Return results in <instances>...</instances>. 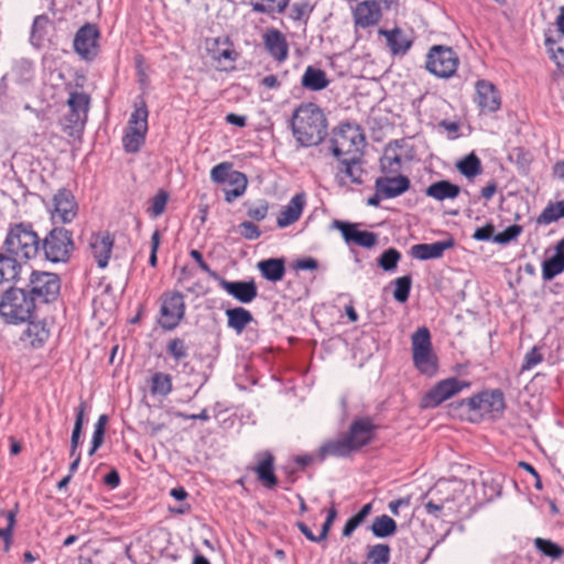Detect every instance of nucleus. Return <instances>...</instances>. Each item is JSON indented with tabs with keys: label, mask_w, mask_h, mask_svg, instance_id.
Here are the masks:
<instances>
[{
	"label": "nucleus",
	"mask_w": 564,
	"mask_h": 564,
	"mask_svg": "<svg viewBox=\"0 0 564 564\" xmlns=\"http://www.w3.org/2000/svg\"><path fill=\"white\" fill-rule=\"evenodd\" d=\"M327 118L315 102L300 104L292 113L290 128L296 142L305 148L318 145L327 135Z\"/></svg>",
	"instance_id": "obj_1"
},
{
	"label": "nucleus",
	"mask_w": 564,
	"mask_h": 564,
	"mask_svg": "<svg viewBox=\"0 0 564 564\" xmlns=\"http://www.w3.org/2000/svg\"><path fill=\"white\" fill-rule=\"evenodd\" d=\"M378 426L370 416L356 417L347 433L338 440L323 444L318 449V459L323 462L328 456L348 457L372 443Z\"/></svg>",
	"instance_id": "obj_2"
},
{
	"label": "nucleus",
	"mask_w": 564,
	"mask_h": 564,
	"mask_svg": "<svg viewBox=\"0 0 564 564\" xmlns=\"http://www.w3.org/2000/svg\"><path fill=\"white\" fill-rule=\"evenodd\" d=\"M1 249L21 262L36 259L40 254V236L30 221L10 223Z\"/></svg>",
	"instance_id": "obj_3"
},
{
	"label": "nucleus",
	"mask_w": 564,
	"mask_h": 564,
	"mask_svg": "<svg viewBox=\"0 0 564 564\" xmlns=\"http://www.w3.org/2000/svg\"><path fill=\"white\" fill-rule=\"evenodd\" d=\"M35 312L36 304L25 286L11 285L0 297V317L8 325L25 324Z\"/></svg>",
	"instance_id": "obj_4"
},
{
	"label": "nucleus",
	"mask_w": 564,
	"mask_h": 564,
	"mask_svg": "<svg viewBox=\"0 0 564 564\" xmlns=\"http://www.w3.org/2000/svg\"><path fill=\"white\" fill-rule=\"evenodd\" d=\"M75 250L73 231L55 226L40 238V253L52 263L67 262Z\"/></svg>",
	"instance_id": "obj_5"
},
{
	"label": "nucleus",
	"mask_w": 564,
	"mask_h": 564,
	"mask_svg": "<svg viewBox=\"0 0 564 564\" xmlns=\"http://www.w3.org/2000/svg\"><path fill=\"white\" fill-rule=\"evenodd\" d=\"M365 134L357 123L341 122L333 130L330 151L337 159L349 155H361Z\"/></svg>",
	"instance_id": "obj_6"
},
{
	"label": "nucleus",
	"mask_w": 564,
	"mask_h": 564,
	"mask_svg": "<svg viewBox=\"0 0 564 564\" xmlns=\"http://www.w3.org/2000/svg\"><path fill=\"white\" fill-rule=\"evenodd\" d=\"M412 359L417 371L433 377L438 370V358L433 351L431 333L427 327L417 328L411 336Z\"/></svg>",
	"instance_id": "obj_7"
},
{
	"label": "nucleus",
	"mask_w": 564,
	"mask_h": 564,
	"mask_svg": "<svg viewBox=\"0 0 564 564\" xmlns=\"http://www.w3.org/2000/svg\"><path fill=\"white\" fill-rule=\"evenodd\" d=\"M24 286L36 305L51 304L61 294L62 281L57 273L32 270Z\"/></svg>",
	"instance_id": "obj_8"
},
{
	"label": "nucleus",
	"mask_w": 564,
	"mask_h": 564,
	"mask_svg": "<svg viewBox=\"0 0 564 564\" xmlns=\"http://www.w3.org/2000/svg\"><path fill=\"white\" fill-rule=\"evenodd\" d=\"M156 324L165 332L174 330L185 318V297L180 291H164L159 297Z\"/></svg>",
	"instance_id": "obj_9"
},
{
	"label": "nucleus",
	"mask_w": 564,
	"mask_h": 564,
	"mask_svg": "<svg viewBox=\"0 0 564 564\" xmlns=\"http://www.w3.org/2000/svg\"><path fill=\"white\" fill-rule=\"evenodd\" d=\"M460 408H465L468 412L485 417L497 419L502 415L506 402L501 390L482 391L470 398L460 400Z\"/></svg>",
	"instance_id": "obj_10"
},
{
	"label": "nucleus",
	"mask_w": 564,
	"mask_h": 564,
	"mask_svg": "<svg viewBox=\"0 0 564 564\" xmlns=\"http://www.w3.org/2000/svg\"><path fill=\"white\" fill-rule=\"evenodd\" d=\"M459 57L457 53L446 45H433L425 59V68L438 78L453 77L458 68Z\"/></svg>",
	"instance_id": "obj_11"
},
{
	"label": "nucleus",
	"mask_w": 564,
	"mask_h": 564,
	"mask_svg": "<svg viewBox=\"0 0 564 564\" xmlns=\"http://www.w3.org/2000/svg\"><path fill=\"white\" fill-rule=\"evenodd\" d=\"M46 209L53 223L70 224L78 215L79 206L73 192L61 187L53 195Z\"/></svg>",
	"instance_id": "obj_12"
},
{
	"label": "nucleus",
	"mask_w": 564,
	"mask_h": 564,
	"mask_svg": "<svg viewBox=\"0 0 564 564\" xmlns=\"http://www.w3.org/2000/svg\"><path fill=\"white\" fill-rule=\"evenodd\" d=\"M469 386V382L460 381L456 377L441 380L423 395L421 406L424 409L436 408Z\"/></svg>",
	"instance_id": "obj_13"
},
{
	"label": "nucleus",
	"mask_w": 564,
	"mask_h": 564,
	"mask_svg": "<svg viewBox=\"0 0 564 564\" xmlns=\"http://www.w3.org/2000/svg\"><path fill=\"white\" fill-rule=\"evenodd\" d=\"M100 31L95 23H85L74 37V51L85 61H94L99 54Z\"/></svg>",
	"instance_id": "obj_14"
},
{
	"label": "nucleus",
	"mask_w": 564,
	"mask_h": 564,
	"mask_svg": "<svg viewBox=\"0 0 564 564\" xmlns=\"http://www.w3.org/2000/svg\"><path fill=\"white\" fill-rule=\"evenodd\" d=\"M359 224L334 219L330 229L340 231L347 245H356L364 248H372L378 242V235L368 230H359Z\"/></svg>",
	"instance_id": "obj_15"
},
{
	"label": "nucleus",
	"mask_w": 564,
	"mask_h": 564,
	"mask_svg": "<svg viewBox=\"0 0 564 564\" xmlns=\"http://www.w3.org/2000/svg\"><path fill=\"white\" fill-rule=\"evenodd\" d=\"M257 464L248 466L247 469L257 475L259 482L267 489H273L278 485V477L274 473V455L270 451L258 452L254 455Z\"/></svg>",
	"instance_id": "obj_16"
},
{
	"label": "nucleus",
	"mask_w": 564,
	"mask_h": 564,
	"mask_svg": "<svg viewBox=\"0 0 564 564\" xmlns=\"http://www.w3.org/2000/svg\"><path fill=\"white\" fill-rule=\"evenodd\" d=\"M115 237L107 230L93 232L90 235L88 249L100 269H105L108 265Z\"/></svg>",
	"instance_id": "obj_17"
},
{
	"label": "nucleus",
	"mask_w": 564,
	"mask_h": 564,
	"mask_svg": "<svg viewBox=\"0 0 564 564\" xmlns=\"http://www.w3.org/2000/svg\"><path fill=\"white\" fill-rule=\"evenodd\" d=\"M475 102L479 107L480 113H494L501 107V97L491 82L479 79L476 83Z\"/></svg>",
	"instance_id": "obj_18"
},
{
	"label": "nucleus",
	"mask_w": 564,
	"mask_h": 564,
	"mask_svg": "<svg viewBox=\"0 0 564 564\" xmlns=\"http://www.w3.org/2000/svg\"><path fill=\"white\" fill-rule=\"evenodd\" d=\"M338 162L336 178L340 185L346 184L347 181L357 185L362 184L365 171L360 155L341 156Z\"/></svg>",
	"instance_id": "obj_19"
},
{
	"label": "nucleus",
	"mask_w": 564,
	"mask_h": 564,
	"mask_svg": "<svg viewBox=\"0 0 564 564\" xmlns=\"http://www.w3.org/2000/svg\"><path fill=\"white\" fill-rule=\"evenodd\" d=\"M219 286L241 303H251L258 295V288L253 280L228 281L219 275Z\"/></svg>",
	"instance_id": "obj_20"
},
{
	"label": "nucleus",
	"mask_w": 564,
	"mask_h": 564,
	"mask_svg": "<svg viewBox=\"0 0 564 564\" xmlns=\"http://www.w3.org/2000/svg\"><path fill=\"white\" fill-rule=\"evenodd\" d=\"M380 176L375 182V188L383 195V198H394L408 192L411 181L402 174H393L394 176Z\"/></svg>",
	"instance_id": "obj_21"
},
{
	"label": "nucleus",
	"mask_w": 564,
	"mask_h": 564,
	"mask_svg": "<svg viewBox=\"0 0 564 564\" xmlns=\"http://www.w3.org/2000/svg\"><path fill=\"white\" fill-rule=\"evenodd\" d=\"M26 328L21 335V340L33 349L42 348L51 336V329L45 319L30 318Z\"/></svg>",
	"instance_id": "obj_22"
},
{
	"label": "nucleus",
	"mask_w": 564,
	"mask_h": 564,
	"mask_svg": "<svg viewBox=\"0 0 564 564\" xmlns=\"http://www.w3.org/2000/svg\"><path fill=\"white\" fill-rule=\"evenodd\" d=\"M263 45L269 55L278 63L284 62L289 56V44L285 35L278 29H269L263 34Z\"/></svg>",
	"instance_id": "obj_23"
},
{
	"label": "nucleus",
	"mask_w": 564,
	"mask_h": 564,
	"mask_svg": "<svg viewBox=\"0 0 564 564\" xmlns=\"http://www.w3.org/2000/svg\"><path fill=\"white\" fill-rule=\"evenodd\" d=\"M381 18V7L377 1L364 0L359 2L354 10L355 24L362 29L378 24Z\"/></svg>",
	"instance_id": "obj_24"
},
{
	"label": "nucleus",
	"mask_w": 564,
	"mask_h": 564,
	"mask_svg": "<svg viewBox=\"0 0 564 564\" xmlns=\"http://www.w3.org/2000/svg\"><path fill=\"white\" fill-rule=\"evenodd\" d=\"M305 205V193L301 192L295 194L279 213L276 217V226L279 228H286L288 226L296 223L301 218Z\"/></svg>",
	"instance_id": "obj_25"
},
{
	"label": "nucleus",
	"mask_w": 564,
	"mask_h": 564,
	"mask_svg": "<svg viewBox=\"0 0 564 564\" xmlns=\"http://www.w3.org/2000/svg\"><path fill=\"white\" fill-rule=\"evenodd\" d=\"M455 245L453 238L435 241L433 243H417L410 248V256L414 259L426 261L431 259H440L444 252Z\"/></svg>",
	"instance_id": "obj_26"
},
{
	"label": "nucleus",
	"mask_w": 564,
	"mask_h": 564,
	"mask_svg": "<svg viewBox=\"0 0 564 564\" xmlns=\"http://www.w3.org/2000/svg\"><path fill=\"white\" fill-rule=\"evenodd\" d=\"M207 51L209 56L219 65H223V63L226 61L232 64L239 56L228 36H219L214 39L210 43H208Z\"/></svg>",
	"instance_id": "obj_27"
},
{
	"label": "nucleus",
	"mask_w": 564,
	"mask_h": 564,
	"mask_svg": "<svg viewBox=\"0 0 564 564\" xmlns=\"http://www.w3.org/2000/svg\"><path fill=\"white\" fill-rule=\"evenodd\" d=\"M22 263L20 260L9 254L1 249L0 251V284L13 283L14 285L20 281L22 271Z\"/></svg>",
	"instance_id": "obj_28"
},
{
	"label": "nucleus",
	"mask_w": 564,
	"mask_h": 564,
	"mask_svg": "<svg viewBox=\"0 0 564 564\" xmlns=\"http://www.w3.org/2000/svg\"><path fill=\"white\" fill-rule=\"evenodd\" d=\"M564 272V238L561 239L555 248L554 254L542 262V279L551 281Z\"/></svg>",
	"instance_id": "obj_29"
},
{
	"label": "nucleus",
	"mask_w": 564,
	"mask_h": 564,
	"mask_svg": "<svg viewBox=\"0 0 564 564\" xmlns=\"http://www.w3.org/2000/svg\"><path fill=\"white\" fill-rule=\"evenodd\" d=\"M329 79L324 69L310 65L301 78V86L310 91H321L328 87Z\"/></svg>",
	"instance_id": "obj_30"
},
{
	"label": "nucleus",
	"mask_w": 564,
	"mask_h": 564,
	"mask_svg": "<svg viewBox=\"0 0 564 564\" xmlns=\"http://www.w3.org/2000/svg\"><path fill=\"white\" fill-rule=\"evenodd\" d=\"M460 187L447 180H442L432 183L425 189V195L437 202L445 199H455L460 194Z\"/></svg>",
	"instance_id": "obj_31"
},
{
	"label": "nucleus",
	"mask_w": 564,
	"mask_h": 564,
	"mask_svg": "<svg viewBox=\"0 0 564 564\" xmlns=\"http://www.w3.org/2000/svg\"><path fill=\"white\" fill-rule=\"evenodd\" d=\"M379 34L386 36L387 44L393 55L405 54L412 45V42L399 28L390 31L381 29Z\"/></svg>",
	"instance_id": "obj_32"
},
{
	"label": "nucleus",
	"mask_w": 564,
	"mask_h": 564,
	"mask_svg": "<svg viewBox=\"0 0 564 564\" xmlns=\"http://www.w3.org/2000/svg\"><path fill=\"white\" fill-rule=\"evenodd\" d=\"M261 275L270 281H281L285 274V260L283 258H270L258 263Z\"/></svg>",
	"instance_id": "obj_33"
},
{
	"label": "nucleus",
	"mask_w": 564,
	"mask_h": 564,
	"mask_svg": "<svg viewBox=\"0 0 564 564\" xmlns=\"http://www.w3.org/2000/svg\"><path fill=\"white\" fill-rule=\"evenodd\" d=\"M226 316L228 327L234 329L238 335L253 321L251 312L242 306L228 308Z\"/></svg>",
	"instance_id": "obj_34"
},
{
	"label": "nucleus",
	"mask_w": 564,
	"mask_h": 564,
	"mask_svg": "<svg viewBox=\"0 0 564 564\" xmlns=\"http://www.w3.org/2000/svg\"><path fill=\"white\" fill-rule=\"evenodd\" d=\"M148 118H149V109L145 101V98L140 95L135 98L133 102V111L130 115L128 120L129 128L149 130L148 127Z\"/></svg>",
	"instance_id": "obj_35"
},
{
	"label": "nucleus",
	"mask_w": 564,
	"mask_h": 564,
	"mask_svg": "<svg viewBox=\"0 0 564 564\" xmlns=\"http://www.w3.org/2000/svg\"><path fill=\"white\" fill-rule=\"evenodd\" d=\"M147 133V130L127 127L122 137V145L124 151L127 153L139 152L141 147L145 143Z\"/></svg>",
	"instance_id": "obj_36"
},
{
	"label": "nucleus",
	"mask_w": 564,
	"mask_h": 564,
	"mask_svg": "<svg viewBox=\"0 0 564 564\" xmlns=\"http://www.w3.org/2000/svg\"><path fill=\"white\" fill-rule=\"evenodd\" d=\"M90 101L91 98L87 93L74 90L69 93L66 104L68 110L80 115L82 118L88 119Z\"/></svg>",
	"instance_id": "obj_37"
},
{
	"label": "nucleus",
	"mask_w": 564,
	"mask_h": 564,
	"mask_svg": "<svg viewBox=\"0 0 564 564\" xmlns=\"http://www.w3.org/2000/svg\"><path fill=\"white\" fill-rule=\"evenodd\" d=\"M87 118H82L80 115L68 110L61 121L62 130L70 138L79 137L85 128Z\"/></svg>",
	"instance_id": "obj_38"
},
{
	"label": "nucleus",
	"mask_w": 564,
	"mask_h": 564,
	"mask_svg": "<svg viewBox=\"0 0 564 564\" xmlns=\"http://www.w3.org/2000/svg\"><path fill=\"white\" fill-rule=\"evenodd\" d=\"M370 530L376 538L383 539L395 534L398 525L391 517L382 514L373 519Z\"/></svg>",
	"instance_id": "obj_39"
},
{
	"label": "nucleus",
	"mask_w": 564,
	"mask_h": 564,
	"mask_svg": "<svg viewBox=\"0 0 564 564\" xmlns=\"http://www.w3.org/2000/svg\"><path fill=\"white\" fill-rule=\"evenodd\" d=\"M173 390L172 376L156 371L150 379V392L152 395L166 397Z\"/></svg>",
	"instance_id": "obj_40"
},
{
	"label": "nucleus",
	"mask_w": 564,
	"mask_h": 564,
	"mask_svg": "<svg viewBox=\"0 0 564 564\" xmlns=\"http://www.w3.org/2000/svg\"><path fill=\"white\" fill-rule=\"evenodd\" d=\"M290 0H250L253 12L274 14L283 13L288 8Z\"/></svg>",
	"instance_id": "obj_41"
},
{
	"label": "nucleus",
	"mask_w": 564,
	"mask_h": 564,
	"mask_svg": "<svg viewBox=\"0 0 564 564\" xmlns=\"http://www.w3.org/2000/svg\"><path fill=\"white\" fill-rule=\"evenodd\" d=\"M236 176H240V181L230 177L227 185L228 187L224 188L225 200L227 203H232L238 197L242 196L247 189L248 180L245 173L236 171Z\"/></svg>",
	"instance_id": "obj_42"
},
{
	"label": "nucleus",
	"mask_w": 564,
	"mask_h": 564,
	"mask_svg": "<svg viewBox=\"0 0 564 564\" xmlns=\"http://www.w3.org/2000/svg\"><path fill=\"white\" fill-rule=\"evenodd\" d=\"M391 558V549L386 543H378L367 546L365 564H389Z\"/></svg>",
	"instance_id": "obj_43"
},
{
	"label": "nucleus",
	"mask_w": 564,
	"mask_h": 564,
	"mask_svg": "<svg viewBox=\"0 0 564 564\" xmlns=\"http://www.w3.org/2000/svg\"><path fill=\"white\" fill-rule=\"evenodd\" d=\"M34 63L29 58H18L13 62L11 72L19 83H29L34 77Z\"/></svg>",
	"instance_id": "obj_44"
},
{
	"label": "nucleus",
	"mask_w": 564,
	"mask_h": 564,
	"mask_svg": "<svg viewBox=\"0 0 564 564\" xmlns=\"http://www.w3.org/2000/svg\"><path fill=\"white\" fill-rule=\"evenodd\" d=\"M402 167V158L394 149L388 147L380 160V169L384 174H398Z\"/></svg>",
	"instance_id": "obj_45"
},
{
	"label": "nucleus",
	"mask_w": 564,
	"mask_h": 564,
	"mask_svg": "<svg viewBox=\"0 0 564 564\" xmlns=\"http://www.w3.org/2000/svg\"><path fill=\"white\" fill-rule=\"evenodd\" d=\"M458 171L467 178H473L481 173L480 159L474 153L464 156L456 164Z\"/></svg>",
	"instance_id": "obj_46"
},
{
	"label": "nucleus",
	"mask_w": 564,
	"mask_h": 564,
	"mask_svg": "<svg viewBox=\"0 0 564 564\" xmlns=\"http://www.w3.org/2000/svg\"><path fill=\"white\" fill-rule=\"evenodd\" d=\"M85 410H86V403H85V401H82L80 404L78 405V408L76 409V419H75V424H74V429H73V433H72V437H70V451H69L70 456H75V454H77L76 451L79 445L80 434H82L83 424H84Z\"/></svg>",
	"instance_id": "obj_47"
},
{
	"label": "nucleus",
	"mask_w": 564,
	"mask_h": 564,
	"mask_svg": "<svg viewBox=\"0 0 564 564\" xmlns=\"http://www.w3.org/2000/svg\"><path fill=\"white\" fill-rule=\"evenodd\" d=\"M564 218V199L550 203L538 218L539 224L549 225Z\"/></svg>",
	"instance_id": "obj_48"
},
{
	"label": "nucleus",
	"mask_w": 564,
	"mask_h": 564,
	"mask_svg": "<svg viewBox=\"0 0 564 564\" xmlns=\"http://www.w3.org/2000/svg\"><path fill=\"white\" fill-rule=\"evenodd\" d=\"M230 177L240 181V176H236V170L229 162H223L214 166L210 171V178L217 184H227Z\"/></svg>",
	"instance_id": "obj_49"
},
{
	"label": "nucleus",
	"mask_w": 564,
	"mask_h": 564,
	"mask_svg": "<svg viewBox=\"0 0 564 564\" xmlns=\"http://www.w3.org/2000/svg\"><path fill=\"white\" fill-rule=\"evenodd\" d=\"M166 352L176 364H180L188 357V347L184 339L174 337L166 344Z\"/></svg>",
	"instance_id": "obj_50"
},
{
	"label": "nucleus",
	"mask_w": 564,
	"mask_h": 564,
	"mask_svg": "<svg viewBox=\"0 0 564 564\" xmlns=\"http://www.w3.org/2000/svg\"><path fill=\"white\" fill-rule=\"evenodd\" d=\"M169 200V193L165 189H159L156 194L150 199V205L147 213L151 218H158L166 208Z\"/></svg>",
	"instance_id": "obj_51"
},
{
	"label": "nucleus",
	"mask_w": 564,
	"mask_h": 564,
	"mask_svg": "<svg viewBox=\"0 0 564 564\" xmlns=\"http://www.w3.org/2000/svg\"><path fill=\"white\" fill-rule=\"evenodd\" d=\"M400 260L401 252L395 248H389L382 252V254L377 259V262L382 270L393 272Z\"/></svg>",
	"instance_id": "obj_52"
},
{
	"label": "nucleus",
	"mask_w": 564,
	"mask_h": 564,
	"mask_svg": "<svg viewBox=\"0 0 564 564\" xmlns=\"http://www.w3.org/2000/svg\"><path fill=\"white\" fill-rule=\"evenodd\" d=\"M534 545L539 552L553 560L560 558L564 553V550L558 544L549 539L536 538Z\"/></svg>",
	"instance_id": "obj_53"
},
{
	"label": "nucleus",
	"mask_w": 564,
	"mask_h": 564,
	"mask_svg": "<svg viewBox=\"0 0 564 564\" xmlns=\"http://www.w3.org/2000/svg\"><path fill=\"white\" fill-rule=\"evenodd\" d=\"M545 44L551 53V58L560 68H564V36L557 35V40L546 39Z\"/></svg>",
	"instance_id": "obj_54"
},
{
	"label": "nucleus",
	"mask_w": 564,
	"mask_h": 564,
	"mask_svg": "<svg viewBox=\"0 0 564 564\" xmlns=\"http://www.w3.org/2000/svg\"><path fill=\"white\" fill-rule=\"evenodd\" d=\"M395 289L393 292V297L399 303H405L409 299L412 279L410 275H404L397 278L394 281Z\"/></svg>",
	"instance_id": "obj_55"
},
{
	"label": "nucleus",
	"mask_w": 564,
	"mask_h": 564,
	"mask_svg": "<svg viewBox=\"0 0 564 564\" xmlns=\"http://www.w3.org/2000/svg\"><path fill=\"white\" fill-rule=\"evenodd\" d=\"M312 11L313 7L310 4L308 1H296L291 6L290 18L294 21L306 22Z\"/></svg>",
	"instance_id": "obj_56"
},
{
	"label": "nucleus",
	"mask_w": 564,
	"mask_h": 564,
	"mask_svg": "<svg viewBox=\"0 0 564 564\" xmlns=\"http://www.w3.org/2000/svg\"><path fill=\"white\" fill-rule=\"evenodd\" d=\"M523 231V227L521 225H511L507 227L502 232L496 234L492 238V241L498 245H508L511 241L516 240Z\"/></svg>",
	"instance_id": "obj_57"
},
{
	"label": "nucleus",
	"mask_w": 564,
	"mask_h": 564,
	"mask_svg": "<svg viewBox=\"0 0 564 564\" xmlns=\"http://www.w3.org/2000/svg\"><path fill=\"white\" fill-rule=\"evenodd\" d=\"M543 361V355L538 346H533L524 356L521 371H527Z\"/></svg>",
	"instance_id": "obj_58"
},
{
	"label": "nucleus",
	"mask_w": 564,
	"mask_h": 564,
	"mask_svg": "<svg viewBox=\"0 0 564 564\" xmlns=\"http://www.w3.org/2000/svg\"><path fill=\"white\" fill-rule=\"evenodd\" d=\"M269 213V203L267 200H261L256 206H249L247 210V215L254 221H261L267 218Z\"/></svg>",
	"instance_id": "obj_59"
},
{
	"label": "nucleus",
	"mask_w": 564,
	"mask_h": 564,
	"mask_svg": "<svg viewBox=\"0 0 564 564\" xmlns=\"http://www.w3.org/2000/svg\"><path fill=\"white\" fill-rule=\"evenodd\" d=\"M239 230H240L241 237H243L246 240H256L262 234L260 228L257 225H254L252 221H248V220L242 221L239 225Z\"/></svg>",
	"instance_id": "obj_60"
},
{
	"label": "nucleus",
	"mask_w": 564,
	"mask_h": 564,
	"mask_svg": "<svg viewBox=\"0 0 564 564\" xmlns=\"http://www.w3.org/2000/svg\"><path fill=\"white\" fill-rule=\"evenodd\" d=\"M337 514H338V511H337V508H336V505L334 502H332L330 507L327 509V516H326V519L322 525V530H321V533H319V539H326L328 533H329V530L334 523V521L336 520L337 518Z\"/></svg>",
	"instance_id": "obj_61"
},
{
	"label": "nucleus",
	"mask_w": 564,
	"mask_h": 564,
	"mask_svg": "<svg viewBox=\"0 0 564 564\" xmlns=\"http://www.w3.org/2000/svg\"><path fill=\"white\" fill-rule=\"evenodd\" d=\"M47 23L48 17L46 14L35 17L32 23L31 37L42 40Z\"/></svg>",
	"instance_id": "obj_62"
},
{
	"label": "nucleus",
	"mask_w": 564,
	"mask_h": 564,
	"mask_svg": "<svg viewBox=\"0 0 564 564\" xmlns=\"http://www.w3.org/2000/svg\"><path fill=\"white\" fill-rule=\"evenodd\" d=\"M189 256L196 261L198 267L203 271H205L210 278H213L216 281H217V279H219V274L216 271L212 270V268L204 260L203 254L198 250H196V249L191 250Z\"/></svg>",
	"instance_id": "obj_63"
},
{
	"label": "nucleus",
	"mask_w": 564,
	"mask_h": 564,
	"mask_svg": "<svg viewBox=\"0 0 564 564\" xmlns=\"http://www.w3.org/2000/svg\"><path fill=\"white\" fill-rule=\"evenodd\" d=\"M495 232V226L492 223H487L485 226L479 227L473 234V238L478 241L492 240Z\"/></svg>",
	"instance_id": "obj_64"
}]
</instances>
